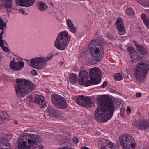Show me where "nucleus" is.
<instances>
[{"label": "nucleus", "instance_id": "1", "mask_svg": "<svg viewBox=\"0 0 149 149\" xmlns=\"http://www.w3.org/2000/svg\"><path fill=\"white\" fill-rule=\"evenodd\" d=\"M98 105L94 116L97 121L104 122L112 117L115 109L113 101L105 95H99L97 98Z\"/></svg>", "mask_w": 149, "mask_h": 149}, {"label": "nucleus", "instance_id": "2", "mask_svg": "<svg viewBox=\"0 0 149 149\" xmlns=\"http://www.w3.org/2000/svg\"><path fill=\"white\" fill-rule=\"evenodd\" d=\"M102 40L101 39H94L91 42L89 49L91 55L88 62L91 64H96L102 59L103 54Z\"/></svg>", "mask_w": 149, "mask_h": 149}, {"label": "nucleus", "instance_id": "3", "mask_svg": "<svg viewBox=\"0 0 149 149\" xmlns=\"http://www.w3.org/2000/svg\"><path fill=\"white\" fill-rule=\"evenodd\" d=\"M17 86L15 88L17 96L20 98L34 90L36 85L31 81L27 80L17 79Z\"/></svg>", "mask_w": 149, "mask_h": 149}, {"label": "nucleus", "instance_id": "4", "mask_svg": "<svg viewBox=\"0 0 149 149\" xmlns=\"http://www.w3.org/2000/svg\"><path fill=\"white\" fill-rule=\"evenodd\" d=\"M149 70V64L147 63H140L136 66L134 70V75L139 83H142L145 80Z\"/></svg>", "mask_w": 149, "mask_h": 149}, {"label": "nucleus", "instance_id": "5", "mask_svg": "<svg viewBox=\"0 0 149 149\" xmlns=\"http://www.w3.org/2000/svg\"><path fill=\"white\" fill-rule=\"evenodd\" d=\"M70 39L68 33L65 31L61 32L57 36L56 40L54 42L55 47L60 50H64L69 44Z\"/></svg>", "mask_w": 149, "mask_h": 149}, {"label": "nucleus", "instance_id": "6", "mask_svg": "<svg viewBox=\"0 0 149 149\" xmlns=\"http://www.w3.org/2000/svg\"><path fill=\"white\" fill-rule=\"evenodd\" d=\"M90 80L87 81L86 84L87 86L96 85L99 84L101 81V72L97 67L91 68L89 71Z\"/></svg>", "mask_w": 149, "mask_h": 149}, {"label": "nucleus", "instance_id": "7", "mask_svg": "<svg viewBox=\"0 0 149 149\" xmlns=\"http://www.w3.org/2000/svg\"><path fill=\"white\" fill-rule=\"evenodd\" d=\"M120 144L122 149L135 148V141L134 138L129 134H125L119 137Z\"/></svg>", "mask_w": 149, "mask_h": 149}, {"label": "nucleus", "instance_id": "8", "mask_svg": "<svg viewBox=\"0 0 149 149\" xmlns=\"http://www.w3.org/2000/svg\"><path fill=\"white\" fill-rule=\"evenodd\" d=\"M52 102L57 108L61 109H65L68 107V105L66 100L60 95L55 94L52 95Z\"/></svg>", "mask_w": 149, "mask_h": 149}, {"label": "nucleus", "instance_id": "9", "mask_svg": "<svg viewBox=\"0 0 149 149\" xmlns=\"http://www.w3.org/2000/svg\"><path fill=\"white\" fill-rule=\"evenodd\" d=\"M53 56L52 55L50 57H47L46 59L40 58H33L31 60L30 63H28V64L30 66L35 68L41 69L42 65L45 64L46 61L50 60Z\"/></svg>", "mask_w": 149, "mask_h": 149}, {"label": "nucleus", "instance_id": "10", "mask_svg": "<svg viewBox=\"0 0 149 149\" xmlns=\"http://www.w3.org/2000/svg\"><path fill=\"white\" fill-rule=\"evenodd\" d=\"M134 125L139 129L145 130L149 128V120L140 118L138 121L135 122Z\"/></svg>", "mask_w": 149, "mask_h": 149}, {"label": "nucleus", "instance_id": "11", "mask_svg": "<svg viewBox=\"0 0 149 149\" xmlns=\"http://www.w3.org/2000/svg\"><path fill=\"white\" fill-rule=\"evenodd\" d=\"M24 64L23 61H17L16 58L10 61L9 64L10 69L14 71H17L21 70L24 67Z\"/></svg>", "mask_w": 149, "mask_h": 149}, {"label": "nucleus", "instance_id": "12", "mask_svg": "<svg viewBox=\"0 0 149 149\" xmlns=\"http://www.w3.org/2000/svg\"><path fill=\"white\" fill-rule=\"evenodd\" d=\"M89 78V74L88 72L86 70H81L79 73V84L81 85L84 84L85 86H87L86 85L87 81Z\"/></svg>", "mask_w": 149, "mask_h": 149}, {"label": "nucleus", "instance_id": "13", "mask_svg": "<svg viewBox=\"0 0 149 149\" xmlns=\"http://www.w3.org/2000/svg\"><path fill=\"white\" fill-rule=\"evenodd\" d=\"M16 3L20 6L29 7L33 6L36 0H15Z\"/></svg>", "mask_w": 149, "mask_h": 149}, {"label": "nucleus", "instance_id": "14", "mask_svg": "<svg viewBox=\"0 0 149 149\" xmlns=\"http://www.w3.org/2000/svg\"><path fill=\"white\" fill-rule=\"evenodd\" d=\"M116 25L119 31V35H122L125 33V30L124 28L123 22L122 19L118 18L116 22Z\"/></svg>", "mask_w": 149, "mask_h": 149}, {"label": "nucleus", "instance_id": "15", "mask_svg": "<svg viewBox=\"0 0 149 149\" xmlns=\"http://www.w3.org/2000/svg\"><path fill=\"white\" fill-rule=\"evenodd\" d=\"M34 101L37 104H38L40 108H43L47 106V104L45 102V99L42 96L40 95L36 96Z\"/></svg>", "mask_w": 149, "mask_h": 149}, {"label": "nucleus", "instance_id": "16", "mask_svg": "<svg viewBox=\"0 0 149 149\" xmlns=\"http://www.w3.org/2000/svg\"><path fill=\"white\" fill-rule=\"evenodd\" d=\"M56 111L53 107L49 106L45 111L44 116L46 118L49 119L55 115Z\"/></svg>", "mask_w": 149, "mask_h": 149}, {"label": "nucleus", "instance_id": "17", "mask_svg": "<svg viewBox=\"0 0 149 149\" xmlns=\"http://www.w3.org/2000/svg\"><path fill=\"white\" fill-rule=\"evenodd\" d=\"M1 3H3V7L6 8L8 13L12 11L13 0H0Z\"/></svg>", "mask_w": 149, "mask_h": 149}, {"label": "nucleus", "instance_id": "18", "mask_svg": "<svg viewBox=\"0 0 149 149\" xmlns=\"http://www.w3.org/2000/svg\"><path fill=\"white\" fill-rule=\"evenodd\" d=\"M3 33L4 32L3 31H2L0 33V46L4 51L6 52H10V50L6 46H4V45H6L7 47H8L7 42L2 39L3 36L2 35L3 34Z\"/></svg>", "mask_w": 149, "mask_h": 149}, {"label": "nucleus", "instance_id": "19", "mask_svg": "<svg viewBox=\"0 0 149 149\" xmlns=\"http://www.w3.org/2000/svg\"><path fill=\"white\" fill-rule=\"evenodd\" d=\"M0 149H11L10 143L8 141L0 138Z\"/></svg>", "mask_w": 149, "mask_h": 149}, {"label": "nucleus", "instance_id": "20", "mask_svg": "<svg viewBox=\"0 0 149 149\" xmlns=\"http://www.w3.org/2000/svg\"><path fill=\"white\" fill-rule=\"evenodd\" d=\"M37 6L38 9L41 12L45 11L48 8V6L46 4L42 1L38 2Z\"/></svg>", "mask_w": 149, "mask_h": 149}, {"label": "nucleus", "instance_id": "21", "mask_svg": "<svg viewBox=\"0 0 149 149\" xmlns=\"http://www.w3.org/2000/svg\"><path fill=\"white\" fill-rule=\"evenodd\" d=\"M93 105V102L91 99L89 97H85L84 103H83V106L88 107H91Z\"/></svg>", "mask_w": 149, "mask_h": 149}, {"label": "nucleus", "instance_id": "22", "mask_svg": "<svg viewBox=\"0 0 149 149\" xmlns=\"http://www.w3.org/2000/svg\"><path fill=\"white\" fill-rule=\"evenodd\" d=\"M141 18L145 25L149 28V18L144 13L141 15Z\"/></svg>", "mask_w": 149, "mask_h": 149}, {"label": "nucleus", "instance_id": "23", "mask_svg": "<svg viewBox=\"0 0 149 149\" xmlns=\"http://www.w3.org/2000/svg\"><path fill=\"white\" fill-rule=\"evenodd\" d=\"M141 18L145 25L149 28V18L144 13L141 15Z\"/></svg>", "mask_w": 149, "mask_h": 149}, {"label": "nucleus", "instance_id": "24", "mask_svg": "<svg viewBox=\"0 0 149 149\" xmlns=\"http://www.w3.org/2000/svg\"><path fill=\"white\" fill-rule=\"evenodd\" d=\"M70 81L74 84L77 83V75L74 73L71 74L69 76Z\"/></svg>", "mask_w": 149, "mask_h": 149}, {"label": "nucleus", "instance_id": "25", "mask_svg": "<svg viewBox=\"0 0 149 149\" xmlns=\"http://www.w3.org/2000/svg\"><path fill=\"white\" fill-rule=\"evenodd\" d=\"M106 145L111 149H120L119 146L118 145H116L111 142L108 141Z\"/></svg>", "mask_w": 149, "mask_h": 149}, {"label": "nucleus", "instance_id": "26", "mask_svg": "<svg viewBox=\"0 0 149 149\" xmlns=\"http://www.w3.org/2000/svg\"><path fill=\"white\" fill-rule=\"evenodd\" d=\"M138 51L143 55H146L148 53L147 49L142 45H140L137 49Z\"/></svg>", "mask_w": 149, "mask_h": 149}, {"label": "nucleus", "instance_id": "27", "mask_svg": "<svg viewBox=\"0 0 149 149\" xmlns=\"http://www.w3.org/2000/svg\"><path fill=\"white\" fill-rule=\"evenodd\" d=\"M85 97L81 95L78 97L76 100L77 103L80 105L82 106L84 103Z\"/></svg>", "mask_w": 149, "mask_h": 149}, {"label": "nucleus", "instance_id": "28", "mask_svg": "<svg viewBox=\"0 0 149 149\" xmlns=\"http://www.w3.org/2000/svg\"><path fill=\"white\" fill-rule=\"evenodd\" d=\"M2 116L4 117V120L9 121L10 120V117L8 114L6 112L3 111L2 113Z\"/></svg>", "mask_w": 149, "mask_h": 149}, {"label": "nucleus", "instance_id": "29", "mask_svg": "<svg viewBox=\"0 0 149 149\" xmlns=\"http://www.w3.org/2000/svg\"><path fill=\"white\" fill-rule=\"evenodd\" d=\"M6 23L3 21L0 17V29L3 31V30L4 28L6 27Z\"/></svg>", "mask_w": 149, "mask_h": 149}, {"label": "nucleus", "instance_id": "30", "mask_svg": "<svg viewBox=\"0 0 149 149\" xmlns=\"http://www.w3.org/2000/svg\"><path fill=\"white\" fill-rule=\"evenodd\" d=\"M125 12L127 15L129 16H132L134 14V13L132 8H127L125 10Z\"/></svg>", "mask_w": 149, "mask_h": 149}, {"label": "nucleus", "instance_id": "31", "mask_svg": "<svg viewBox=\"0 0 149 149\" xmlns=\"http://www.w3.org/2000/svg\"><path fill=\"white\" fill-rule=\"evenodd\" d=\"M68 27L70 31L72 33H74L76 32L77 28L75 26L74 24Z\"/></svg>", "mask_w": 149, "mask_h": 149}, {"label": "nucleus", "instance_id": "32", "mask_svg": "<svg viewBox=\"0 0 149 149\" xmlns=\"http://www.w3.org/2000/svg\"><path fill=\"white\" fill-rule=\"evenodd\" d=\"M114 78L116 81H119L122 79V76L119 73H116L114 75Z\"/></svg>", "mask_w": 149, "mask_h": 149}, {"label": "nucleus", "instance_id": "33", "mask_svg": "<svg viewBox=\"0 0 149 149\" xmlns=\"http://www.w3.org/2000/svg\"><path fill=\"white\" fill-rule=\"evenodd\" d=\"M66 22L68 27L73 24L72 20L69 19H68L66 20Z\"/></svg>", "mask_w": 149, "mask_h": 149}, {"label": "nucleus", "instance_id": "34", "mask_svg": "<svg viewBox=\"0 0 149 149\" xmlns=\"http://www.w3.org/2000/svg\"><path fill=\"white\" fill-rule=\"evenodd\" d=\"M125 111V109L123 107H122L120 108V114L123 116H124V113Z\"/></svg>", "mask_w": 149, "mask_h": 149}, {"label": "nucleus", "instance_id": "35", "mask_svg": "<svg viewBox=\"0 0 149 149\" xmlns=\"http://www.w3.org/2000/svg\"><path fill=\"white\" fill-rule=\"evenodd\" d=\"M134 47L132 46H130L127 48V51L130 53L132 54L133 53L134 50Z\"/></svg>", "mask_w": 149, "mask_h": 149}, {"label": "nucleus", "instance_id": "36", "mask_svg": "<svg viewBox=\"0 0 149 149\" xmlns=\"http://www.w3.org/2000/svg\"><path fill=\"white\" fill-rule=\"evenodd\" d=\"M26 100L27 102H34L33 100V98L32 96L30 95L27 97L26 99Z\"/></svg>", "mask_w": 149, "mask_h": 149}, {"label": "nucleus", "instance_id": "37", "mask_svg": "<svg viewBox=\"0 0 149 149\" xmlns=\"http://www.w3.org/2000/svg\"><path fill=\"white\" fill-rule=\"evenodd\" d=\"M107 81H104L102 84L101 86V87L102 88H104L107 85Z\"/></svg>", "mask_w": 149, "mask_h": 149}, {"label": "nucleus", "instance_id": "38", "mask_svg": "<svg viewBox=\"0 0 149 149\" xmlns=\"http://www.w3.org/2000/svg\"><path fill=\"white\" fill-rule=\"evenodd\" d=\"M133 43L134 44L137 49L139 47L140 45H139L138 43L135 41H133Z\"/></svg>", "mask_w": 149, "mask_h": 149}, {"label": "nucleus", "instance_id": "39", "mask_svg": "<svg viewBox=\"0 0 149 149\" xmlns=\"http://www.w3.org/2000/svg\"><path fill=\"white\" fill-rule=\"evenodd\" d=\"M127 113L129 114L131 112V108L129 107H127Z\"/></svg>", "mask_w": 149, "mask_h": 149}, {"label": "nucleus", "instance_id": "40", "mask_svg": "<svg viewBox=\"0 0 149 149\" xmlns=\"http://www.w3.org/2000/svg\"><path fill=\"white\" fill-rule=\"evenodd\" d=\"M32 74L33 75H36L37 74V72L35 70H33L31 71Z\"/></svg>", "mask_w": 149, "mask_h": 149}, {"label": "nucleus", "instance_id": "41", "mask_svg": "<svg viewBox=\"0 0 149 149\" xmlns=\"http://www.w3.org/2000/svg\"><path fill=\"white\" fill-rule=\"evenodd\" d=\"M36 147H38L39 148V149H43L44 148V146L42 145H37Z\"/></svg>", "mask_w": 149, "mask_h": 149}, {"label": "nucleus", "instance_id": "42", "mask_svg": "<svg viewBox=\"0 0 149 149\" xmlns=\"http://www.w3.org/2000/svg\"><path fill=\"white\" fill-rule=\"evenodd\" d=\"M73 141L75 143H78V139L76 138H74L73 139Z\"/></svg>", "mask_w": 149, "mask_h": 149}, {"label": "nucleus", "instance_id": "43", "mask_svg": "<svg viewBox=\"0 0 149 149\" xmlns=\"http://www.w3.org/2000/svg\"><path fill=\"white\" fill-rule=\"evenodd\" d=\"M141 96V94L139 92L137 93L136 94V97H140Z\"/></svg>", "mask_w": 149, "mask_h": 149}, {"label": "nucleus", "instance_id": "44", "mask_svg": "<svg viewBox=\"0 0 149 149\" xmlns=\"http://www.w3.org/2000/svg\"><path fill=\"white\" fill-rule=\"evenodd\" d=\"M4 121L3 118L0 116V123H2Z\"/></svg>", "mask_w": 149, "mask_h": 149}, {"label": "nucleus", "instance_id": "45", "mask_svg": "<svg viewBox=\"0 0 149 149\" xmlns=\"http://www.w3.org/2000/svg\"><path fill=\"white\" fill-rule=\"evenodd\" d=\"M18 10L21 13L24 14L25 13L24 11L23 10Z\"/></svg>", "mask_w": 149, "mask_h": 149}, {"label": "nucleus", "instance_id": "46", "mask_svg": "<svg viewBox=\"0 0 149 149\" xmlns=\"http://www.w3.org/2000/svg\"><path fill=\"white\" fill-rule=\"evenodd\" d=\"M81 149H89L88 147L86 146H83L81 148Z\"/></svg>", "mask_w": 149, "mask_h": 149}, {"label": "nucleus", "instance_id": "47", "mask_svg": "<svg viewBox=\"0 0 149 149\" xmlns=\"http://www.w3.org/2000/svg\"><path fill=\"white\" fill-rule=\"evenodd\" d=\"M61 149H70V147L68 146H67V147H63V148H61Z\"/></svg>", "mask_w": 149, "mask_h": 149}, {"label": "nucleus", "instance_id": "48", "mask_svg": "<svg viewBox=\"0 0 149 149\" xmlns=\"http://www.w3.org/2000/svg\"><path fill=\"white\" fill-rule=\"evenodd\" d=\"M3 7V3H2V4H0V8H2Z\"/></svg>", "mask_w": 149, "mask_h": 149}, {"label": "nucleus", "instance_id": "49", "mask_svg": "<svg viewBox=\"0 0 149 149\" xmlns=\"http://www.w3.org/2000/svg\"><path fill=\"white\" fill-rule=\"evenodd\" d=\"M14 123L15 124H17H17H18V122H17V121H15L14 122Z\"/></svg>", "mask_w": 149, "mask_h": 149}, {"label": "nucleus", "instance_id": "50", "mask_svg": "<svg viewBox=\"0 0 149 149\" xmlns=\"http://www.w3.org/2000/svg\"><path fill=\"white\" fill-rule=\"evenodd\" d=\"M100 149H106V148L104 147H102Z\"/></svg>", "mask_w": 149, "mask_h": 149}, {"label": "nucleus", "instance_id": "51", "mask_svg": "<svg viewBox=\"0 0 149 149\" xmlns=\"http://www.w3.org/2000/svg\"><path fill=\"white\" fill-rule=\"evenodd\" d=\"M1 57L0 56V61H1Z\"/></svg>", "mask_w": 149, "mask_h": 149}, {"label": "nucleus", "instance_id": "52", "mask_svg": "<svg viewBox=\"0 0 149 149\" xmlns=\"http://www.w3.org/2000/svg\"><path fill=\"white\" fill-rule=\"evenodd\" d=\"M58 54V53H57L56 54H55L54 55H56V54Z\"/></svg>", "mask_w": 149, "mask_h": 149}, {"label": "nucleus", "instance_id": "53", "mask_svg": "<svg viewBox=\"0 0 149 149\" xmlns=\"http://www.w3.org/2000/svg\"><path fill=\"white\" fill-rule=\"evenodd\" d=\"M17 59H18V58H17L16 59V60H17Z\"/></svg>", "mask_w": 149, "mask_h": 149}]
</instances>
